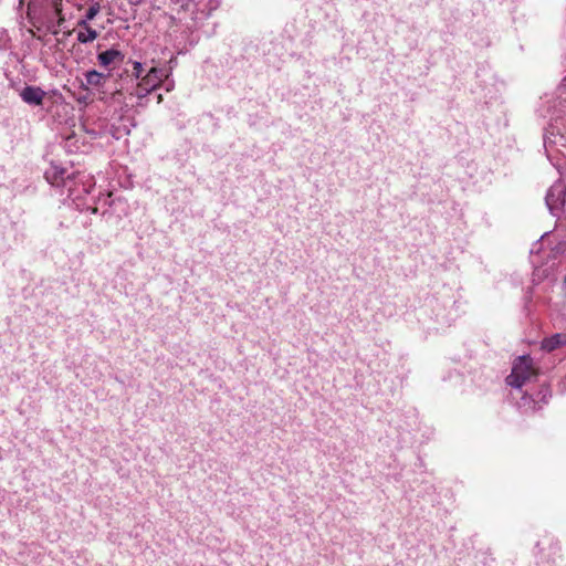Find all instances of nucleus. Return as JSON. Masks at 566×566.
<instances>
[{
	"instance_id": "1",
	"label": "nucleus",
	"mask_w": 566,
	"mask_h": 566,
	"mask_svg": "<svg viewBox=\"0 0 566 566\" xmlns=\"http://www.w3.org/2000/svg\"><path fill=\"white\" fill-rule=\"evenodd\" d=\"M511 388L510 397L523 413L534 412L547 403L551 391L538 379V370L530 355L514 359L511 374L505 379Z\"/></svg>"
},
{
	"instance_id": "2",
	"label": "nucleus",
	"mask_w": 566,
	"mask_h": 566,
	"mask_svg": "<svg viewBox=\"0 0 566 566\" xmlns=\"http://www.w3.org/2000/svg\"><path fill=\"white\" fill-rule=\"evenodd\" d=\"M27 4V13L34 27L44 28L57 35L65 18L62 14L63 0H20V7Z\"/></svg>"
},
{
	"instance_id": "3",
	"label": "nucleus",
	"mask_w": 566,
	"mask_h": 566,
	"mask_svg": "<svg viewBox=\"0 0 566 566\" xmlns=\"http://www.w3.org/2000/svg\"><path fill=\"white\" fill-rule=\"evenodd\" d=\"M220 0H170L172 10L178 13L180 21L186 20L189 15L195 22L208 18L220 6Z\"/></svg>"
},
{
	"instance_id": "4",
	"label": "nucleus",
	"mask_w": 566,
	"mask_h": 566,
	"mask_svg": "<svg viewBox=\"0 0 566 566\" xmlns=\"http://www.w3.org/2000/svg\"><path fill=\"white\" fill-rule=\"evenodd\" d=\"M94 185L93 178L88 175L72 171L64 181L62 195L66 192L67 198L76 202L82 200L84 196L90 195Z\"/></svg>"
},
{
	"instance_id": "5",
	"label": "nucleus",
	"mask_w": 566,
	"mask_h": 566,
	"mask_svg": "<svg viewBox=\"0 0 566 566\" xmlns=\"http://www.w3.org/2000/svg\"><path fill=\"white\" fill-rule=\"evenodd\" d=\"M545 203L552 216L566 217V184L564 181L558 180L548 188Z\"/></svg>"
},
{
	"instance_id": "6",
	"label": "nucleus",
	"mask_w": 566,
	"mask_h": 566,
	"mask_svg": "<svg viewBox=\"0 0 566 566\" xmlns=\"http://www.w3.org/2000/svg\"><path fill=\"white\" fill-rule=\"evenodd\" d=\"M544 544H546V547L541 549V563L543 566H566V558L562 554L558 541L546 538L544 543H538L537 546Z\"/></svg>"
},
{
	"instance_id": "7",
	"label": "nucleus",
	"mask_w": 566,
	"mask_h": 566,
	"mask_svg": "<svg viewBox=\"0 0 566 566\" xmlns=\"http://www.w3.org/2000/svg\"><path fill=\"white\" fill-rule=\"evenodd\" d=\"M156 76L149 74L147 72L140 80H138L136 86L132 91V95L137 97L138 99H143L146 97L150 92L155 91L160 86L157 80H155Z\"/></svg>"
},
{
	"instance_id": "8",
	"label": "nucleus",
	"mask_w": 566,
	"mask_h": 566,
	"mask_svg": "<svg viewBox=\"0 0 566 566\" xmlns=\"http://www.w3.org/2000/svg\"><path fill=\"white\" fill-rule=\"evenodd\" d=\"M19 95L25 104L41 106L46 93L39 86L27 85Z\"/></svg>"
},
{
	"instance_id": "9",
	"label": "nucleus",
	"mask_w": 566,
	"mask_h": 566,
	"mask_svg": "<svg viewBox=\"0 0 566 566\" xmlns=\"http://www.w3.org/2000/svg\"><path fill=\"white\" fill-rule=\"evenodd\" d=\"M70 172L67 169L52 164L44 172V177L49 184L54 187H64V181Z\"/></svg>"
},
{
	"instance_id": "10",
	"label": "nucleus",
	"mask_w": 566,
	"mask_h": 566,
	"mask_svg": "<svg viewBox=\"0 0 566 566\" xmlns=\"http://www.w3.org/2000/svg\"><path fill=\"white\" fill-rule=\"evenodd\" d=\"M122 51L112 48L97 54L98 64L102 67H109L112 65L120 64L124 61Z\"/></svg>"
},
{
	"instance_id": "11",
	"label": "nucleus",
	"mask_w": 566,
	"mask_h": 566,
	"mask_svg": "<svg viewBox=\"0 0 566 566\" xmlns=\"http://www.w3.org/2000/svg\"><path fill=\"white\" fill-rule=\"evenodd\" d=\"M566 347V333H556L542 340L541 348L545 352H554Z\"/></svg>"
},
{
	"instance_id": "12",
	"label": "nucleus",
	"mask_w": 566,
	"mask_h": 566,
	"mask_svg": "<svg viewBox=\"0 0 566 566\" xmlns=\"http://www.w3.org/2000/svg\"><path fill=\"white\" fill-rule=\"evenodd\" d=\"M109 77V74H104L102 72H98L96 70H91L85 72L84 78H85V85L87 87L92 88H99L105 85Z\"/></svg>"
},
{
	"instance_id": "13",
	"label": "nucleus",
	"mask_w": 566,
	"mask_h": 566,
	"mask_svg": "<svg viewBox=\"0 0 566 566\" xmlns=\"http://www.w3.org/2000/svg\"><path fill=\"white\" fill-rule=\"evenodd\" d=\"M98 38V32L93 29H86L83 31H76V40L81 44H88L94 42Z\"/></svg>"
},
{
	"instance_id": "14",
	"label": "nucleus",
	"mask_w": 566,
	"mask_h": 566,
	"mask_svg": "<svg viewBox=\"0 0 566 566\" xmlns=\"http://www.w3.org/2000/svg\"><path fill=\"white\" fill-rule=\"evenodd\" d=\"M148 72H149V74L156 76L155 80H157L158 83L161 84L165 80H168V77L171 75L172 66H170V67L151 66L148 70Z\"/></svg>"
},
{
	"instance_id": "15",
	"label": "nucleus",
	"mask_w": 566,
	"mask_h": 566,
	"mask_svg": "<svg viewBox=\"0 0 566 566\" xmlns=\"http://www.w3.org/2000/svg\"><path fill=\"white\" fill-rule=\"evenodd\" d=\"M99 10H101L99 3L95 2L92 6H90V8L87 9V11L85 12V14L82 18L87 21H92L98 14Z\"/></svg>"
},
{
	"instance_id": "16",
	"label": "nucleus",
	"mask_w": 566,
	"mask_h": 566,
	"mask_svg": "<svg viewBox=\"0 0 566 566\" xmlns=\"http://www.w3.org/2000/svg\"><path fill=\"white\" fill-rule=\"evenodd\" d=\"M90 28H92V27L90 25V21H87V20H85V19L81 18V19L76 22V29H74V30H73V32H75V33H76V31H83V30H86V29H90ZM63 34H64V36H69V35H71V34H72V31H70V30H69V31H65Z\"/></svg>"
},
{
	"instance_id": "17",
	"label": "nucleus",
	"mask_w": 566,
	"mask_h": 566,
	"mask_svg": "<svg viewBox=\"0 0 566 566\" xmlns=\"http://www.w3.org/2000/svg\"><path fill=\"white\" fill-rule=\"evenodd\" d=\"M143 72H144V69H143L142 62L134 61L133 62V73H132L133 77L136 78L137 81L140 80L144 76Z\"/></svg>"
},
{
	"instance_id": "18",
	"label": "nucleus",
	"mask_w": 566,
	"mask_h": 566,
	"mask_svg": "<svg viewBox=\"0 0 566 566\" xmlns=\"http://www.w3.org/2000/svg\"><path fill=\"white\" fill-rule=\"evenodd\" d=\"M109 207H111V208H112V207H115V208L120 207V208H122V210H124V209H125V203H124V202L118 198V199H116V200H112V202H111Z\"/></svg>"
},
{
	"instance_id": "19",
	"label": "nucleus",
	"mask_w": 566,
	"mask_h": 566,
	"mask_svg": "<svg viewBox=\"0 0 566 566\" xmlns=\"http://www.w3.org/2000/svg\"><path fill=\"white\" fill-rule=\"evenodd\" d=\"M165 81H166V91L170 92L175 86V82H174V80H169V78L165 80Z\"/></svg>"
},
{
	"instance_id": "20",
	"label": "nucleus",
	"mask_w": 566,
	"mask_h": 566,
	"mask_svg": "<svg viewBox=\"0 0 566 566\" xmlns=\"http://www.w3.org/2000/svg\"><path fill=\"white\" fill-rule=\"evenodd\" d=\"M549 143H551L549 138L545 136L544 137V147H545L547 153H548V145H549Z\"/></svg>"
},
{
	"instance_id": "21",
	"label": "nucleus",
	"mask_w": 566,
	"mask_h": 566,
	"mask_svg": "<svg viewBox=\"0 0 566 566\" xmlns=\"http://www.w3.org/2000/svg\"><path fill=\"white\" fill-rule=\"evenodd\" d=\"M168 64H169V65H168V67L172 66V69H174V67L176 66V64H177L176 59H175V57H171V59L169 60Z\"/></svg>"
},
{
	"instance_id": "22",
	"label": "nucleus",
	"mask_w": 566,
	"mask_h": 566,
	"mask_svg": "<svg viewBox=\"0 0 566 566\" xmlns=\"http://www.w3.org/2000/svg\"><path fill=\"white\" fill-rule=\"evenodd\" d=\"M92 212L96 213L97 212V208H92Z\"/></svg>"
},
{
	"instance_id": "23",
	"label": "nucleus",
	"mask_w": 566,
	"mask_h": 566,
	"mask_svg": "<svg viewBox=\"0 0 566 566\" xmlns=\"http://www.w3.org/2000/svg\"><path fill=\"white\" fill-rule=\"evenodd\" d=\"M108 213H109V210H106V211L103 212V216H106Z\"/></svg>"
}]
</instances>
